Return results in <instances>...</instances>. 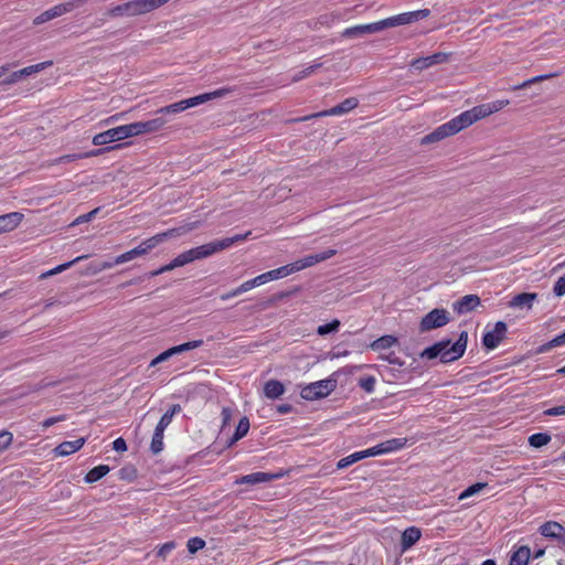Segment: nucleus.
I'll use <instances>...</instances> for the list:
<instances>
[{
	"label": "nucleus",
	"instance_id": "obj_1",
	"mask_svg": "<svg viewBox=\"0 0 565 565\" xmlns=\"http://www.w3.org/2000/svg\"><path fill=\"white\" fill-rule=\"evenodd\" d=\"M250 235V231L245 234H237L232 237H226L217 241L210 242L207 244H203L201 246L191 248L179 254L173 259V265L175 267H181L188 265L194 260L207 258L218 252H222L226 248H230L232 245L238 242L245 241Z\"/></svg>",
	"mask_w": 565,
	"mask_h": 565
},
{
	"label": "nucleus",
	"instance_id": "obj_2",
	"mask_svg": "<svg viewBox=\"0 0 565 565\" xmlns=\"http://www.w3.org/2000/svg\"><path fill=\"white\" fill-rule=\"evenodd\" d=\"M468 342L467 331H462L455 343L450 340L439 341L431 347L426 348L420 358L433 360L439 358L441 363H449L461 358L466 351Z\"/></svg>",
	"mask_w": 565,
	"mask_h": 565
},
{
	"label": "nucleus",
	"instance_id": "obj_3",
	"mask_svg": "<svg viewBox=\"0 0 565 565\" xmlns=\"http://www.w3.org/2000/svg\"><path fill=\"white\" fill-rule=\"evenodd\" d=\"M232 90L230 88H220L211 93H204L188 99L180 100L178 103L161 107L156 110L154 115L163 116L166 118H169L170 115H175L181 111L186 110L188 108L195 107L198 105H201L205 102L215 99V98H222L230 94Z\"/></svg>",
	"mask_w": 565,
	"mask_h": 565
},
{
	"label": "nucleus",
	"instance_id": "obj_4",
	"mask_svg": "<svg viewBox=\"0 0 565 565\" xmlns=\"http://www.w3.org/2000/svg\"><path fill=\"white\" fill-rule=\"evenodd\" d=\"M337 386L335 380L326 379L310 383L301 388L300 396L307 401H315L328 396Z\"/></svg>",
	"mask_w": 565,
	"mask_h": 565
},
{
	"label": "nucleus",
	"instance_id": "obj_5",
	"mask_svg": "<svg viewBox=\"0 0 565 565\" xmlns=\"http://www.w3.org/2000/svg\"><path fill=\"white\" fill-rule=\"evenodd\" d=\"M168 122V118L156 115L152 119L146 121L131 122L128 124L127 127L130 137H137L145 134L157 132L161 130Z\"/></svg>",
	"mask_w": 565,
	"mask_h": 565
},
{
	"label": "nucleus",
	"instance_id": "obj_6",
	"mask_svg": "<svg viewBox=\"0 0 565 565\" xmlns=\"http://www.w3.org/2000/svg\"><path fill=\"white\" fill-rule=\"evenodd\" d=\"M429 14L430 11L428 9H422L417 11L404 12L394 17H390L384 20H381L382 30L411 24L418 20L427 18Z\"/></svg>",
	"mask_w": 565,
	"mask_h": 565
},
{
	"label": "nucleus",
	"instance_id": "obj_7",
	"mask_svg": "<svg viewBox=\"0 0 565 565\" xmlns=\"http://www.w3.org/2000/svg\"><path fill=\"white\" fill-rule=\"evenodd\" d=\"M449 321V312L446 309H433L422 318L419 330L422 332H427L433 329L441 328Z\"/></svg>",
	"mask_w": 565,
	"mask_h": 565
},
{
	"label": "nucleus",
	"instance_id": "obj_8",
	"mask_svg": "<svg viewBox=\"0 0 565 565\" xmlns=\"http://www.w3.org/2000/svg\"><path fill=\"white\" fill-rule=\"evenodd\" d=\"M358 105H359V100L355 97H350V98L344 99L342 103H340L339 105H337L330 109L322 110V111H319L316 114H311V115L305 116L302 118L295 119L294 121H306V120H310L313 118H320V117H326V116H340V115H343V114H347V113L353 110L354 108L358 107Z\"/></svg>",
	"mask_w": 565,
	"mask_h": 565
},
{
	"label": "nucleus",
	"instance_id": "obj_9",
	"mask_svg": "<svg viewBox=\"0 0 565 565\" xmlns=\"http://www.w3.org/2000/svg\"><path fill=\"white\" fill-rule=\"evenodd\" d=\"M127 138H130V134L127 125H122L95 135L92 142L94 146H106Z\"/></svg>",
	"mask_w": 565,
	"mask_h": 565
},
{
	"label": "nucleus",
	"instance_id": "obj_10",
	"mask_svg": "<svg viewBox=\"0 0 565 565\" xmlns=\"http://www.w3.org/2000/svg\"><path fill=\"white\" fill-rule=\"evenodd\" d=\"M480 115L478 113L477 106L472 107L471 109H468L466 111H462L460 115L456 116L451 120H449L447 124L450 127V130L454 135L458 134L462 129L471 126L476 121L480 120Z\"/></svg>",
	"mask_w": 565,
	"mask_h": 565
},
{
	"label": "nucleus",
	"instance_id": "obj_11",
	"mask_svg": "<svg viewBox=\"0 0 565 565\" xmlns=\"http://www.w3.org/2000/svg\"><path fill=\"white\" fill-rule=\"evenodd\" d=\"M75 7H76L75 1H68L65 3L56 4L47 10H45L44 12L40 13L38 17H35L33 20V24H35V25L43 24L47 21H51L55 18H58L65 13L73 11L75 9Z\"/></svg>",
	"mask_w": 565,
	"mask_h": 565
},
{
	"label": "nucleus",
	"instance_id": "obj_12",
	"mask_svg": "<svg viewBox=\"0 0 565 565\" xmlns=\"http://www.w3.org/2000/svg\"><path fill=\"white\" fill-rule=\"evenodd\" d=\"M383 31L381 21H376L369 24H359L354 26H349L344 29L341 33L342 38L345 39H355V38H363L369 34L379 33Z\"/></svg>",
	"mask_w": 565,
	"mask_h": 565
},
{
	"label": "nucleus",
	"instance_id": "obj_13",
	"mask_svg": "<svg viewBox=\"0 0 565 565\" xmlns=\"http://www.w3.org/2000/svg\"><path fill=\"white\" fill-rule=\"evenodd\" d=\"M450 54L438 52L429 56L418 57L412 61L411 67L415 71L422 72L431 66L443 64L449 61Z\"/></svg>",
	"mask_w": 565,
	"mask_h": 565
},
{
	"label": "nucleus",
	"instance_id": "obj_14",
	"mask_svg": "<svg viewBox=\"0 0 565 565\" xmlns=\"http://www.w3.org/2000/svg\"><path fill=\"white\" fill-rule=\"evenodd\" d=\"M539 531L544 537L555 540L565 547V527L558 522L547 521L540 526Z\"/></svg>",
	"mask_w": 565,
	"mask_h": 565
},
{
	"label": "nucleus",
	"instance_id": "obj_15",
	"mask_svg": "<svg viewBox=\"0 0 565 565\" xmlns=\"http://www.w3.org/2000/svg\"><path fill=\"white\" fill-rule=\"evenodd\" d=\"M170 0H131L128 1L130 6V14L131 17L142 15L149 13Z\"/></svg>",
	"mask_w": 565,
	"mask_h": 565
},
{
	"label": "nucleus",
	"instance_id": "obj_16",
	"mask_svg": "<svg viewBox=\"0 0 565 565\" xmlns=\"http://www.w3.org/2000/svg\"><path fill=\"white\" fill-rule=\"evenodd\" d=\"M505 333L507 324L502 321H498L492 330L484 333L482 343L487 349L493 350L504 339Z\"/></svg>",
	"mask_w": 565,
	"mask_h": 565
},
{
	"label": "nucleus",
	"instance_id": "obj_17",
	"mask_svg": "<svg viewBox=\"0 0 565 565\" xmlns=\"http://www.w3.org/2000/svg\"><path fill=\"white\" fill-rule=\"evenodd\" d=\"M337 253L335 249H327L324 252L315 254V255H308L301 259H298L294 262V266L296 268V271H300L302 269L309 268L318 263H321L323 260H327L334 256Z\"/></svg>",
	"mask_w": 565,
	"mask_h": 565
},
{
	"label": "nucleus",
	"instance_id": "obj_18",
	"mask_svg": "<svg viewBox=\"0 0 565 565\" xmlns=\"http://www.w3.org/2000/svg\"><path fill=\"white\" fill-rule=\"evenodd\" d=\"M281 475L268 473V472H253L246 476L241 477L235 481L236 484H257V483H266L270 482L275 479H278Z\"/></svg>",
	"mask_w": 565,
	"mask_h": 565
},
{
	"label": "nucleus",
	"instance_id": "obj_19",
	"mask_svg": "<svg viewBox=\"0 0 565 565\" xmlns=\"http://www.w3.org/2000/svg\"><path fill=\"white\" fill-rule=\"evenodd\" d=\"M24 215L20 212H10L0 215V234L15 230L23 221Z\"/></svg>",
	"mask_w": 565,
	"mask_h": 565
},
{
	"label": "nucleus",
	"instance_id": "obj_20",
	"mask_svg": "<svg viewBox=\"0 0 565 565\" xmlns=\"http://www.w3.org/2000/svg\"><path fill=\"white\" fill-rule=\"evenodd\" d=\"M120 147H121V145H116L114 147L92 150L90 152H87V153L65 154V156H61V157L56 158L54 160V163L61 164V163H67V162L76 161L78 159H83V158H87V157H96V156L103 154L106 151L114 150V149H119Z\"/></svg>",
	"mask_w": 565,
	"mask_h": 565
},
{
	"label": "nucleus",
	"instance_id": "obj_21",
	"mask_svg": "<svg viewBox=\"0 0 565 565\" xmlns=\"http://www.w3.org/2000/svg\"><path fill=\"white\" fill-rule=\"evenodd\" d=\"M480 305V298L477 295H467L454 302V310L459 313H467L472 311Z\"/></svg>",
	"mask_w": 565,
	"mask_h": 565
},
{
	"label": "nucleus",
	"instance_id": "obj_22",
	"mask_svg": "<svg viewBox=\"0 0 565 565\" xmlns=\"http://www.w3.org/2000/svg\"><path fill=\"white\" fill-rule=\"evenodd\" d=\"M454 136V134L450 130V127L448 124H443L439 127H437L434 131L430 134L424 136L420 140V145H428L438 142L447 137Z\"/></svg>",
	"mask_w": 565,
	"mask_h": 565
},
{
	"label": "nucleus",
	"instance_id": "obj_23",
	"mask_svg": "<svg viewBox=\"0 0 565 565\" xmlns=\"http://www.w3.org/2000/svg\"><path fill=\"white\" fill-rule=\"evenodd\" d=\"M422 536V532L416 526H409L402 533L401 548L402 552H406L413 545H415Z\"/></svg>",
	"mask_w": 565,
	"mask_h": 565
},
{
	"label": "nucleus",
	"instance_id": "obj_24",
	"mask_svg": "<svg viewBox=\"0 0 565 565\" xmlns=\"http://www.w3.org/2000/svg\"><path fill=\"white\" fill-rule=\"evenodd\" d=\"M86 439L78 438L73 441H63L54 448L56 456L64 457L78 451L84 445Z\"/></svg>",
	"mask_w": 565,
	"mask_h": 565
},
{
	"label": "nucleus",
	"instance_id": "obj_25",
	"mask_svg": "<svg viewBox=\"0 0 565 565\" xmlns=\"http://www.w3.org/2000/svg\"><path fill=\"white\" fill-rule=\"evenodd\" d=\"M510 104L508 99H498L491 103L481 104L477 106L480 118L483 119L494 113L500 111Z\"/></svg>",
	"mask_w": 565,
	"mask_h": 565
},
{
	"label": "nucleus",
	"instance_id": "obj_26",
	"mask_svg": "<svg viewBox=\"0 0 565 565\" xmlns=\"http://www.w3.org/2000/svg\"><path fill=\"white\" fill-rule=\"evenodd\" d=\"M510 104L508 99H498L491 103L481 104L477 106L480 118L483 119L494 113L500 111Z\"/></svg>",
	"mask_w": 565,
	"mask_h": 565
},
{
	"label": "nucleus",
	"instance_id": "obj_27",
	"mask_svg": "<svg viewBox=\"0 0 565 565\" xmlns=\"http://www.w3.org/2000/svg\"><path fill=\"white\" fill-rule=\"evenodd\" d=\"M198 226H199V222L186 223L182 226H179L175 228H170L166 232L159 233L158 235H159V237H161V243H162L163 241H166L168 238H173V237L184 235V234L193 231Z\"/></svg>",
	"mask_w": 565,
	"mask_h": 565
},
{
	"label": "nucleus",
	"instance_id": "obj_28",
	"mask_svg": "<svg viewBox=\"0 0 565 565\" xmlns=\"http://www.w3.org/2000/svg\"><path fill=\"white\" fill-rule=\"evenodd\" d=\"M285 393V386L280 381L269 380L264 385V395L269 399H276Z\"/></svg>",
	"mask_w": 565,
	"mask_h": 565
},
{
	"label": "nucleus",
	"instance_id": "obj_29",
	"mask_svg": "<svg viewBox=\"0 0 565 565\" xmlns=\"http://www.w3.org/2000/svg\"><path fill=\"white\" fill-rule=\"evenodd\" d=\"M530 557V547L526 545H522L512 553L509 565H527Z\"/></svg>",
	"mask_w": 565,
	"mask_h": 565
},
{
	"label": "nucleus",
	"instance_id": "obj_30",
	"mask_svg": "<svg viewBox=\"0 0 565 565\" xmlns=\"http://www.w3.org/2000/svg\"><path fill=\"white\" fill-rule=\"evenodd\" d=\"M535 298L536 294L522 292L513 297L510 301V306L514 308H531Z\"/></svg>",
	"mask_w": 565,
	"mask_h": 565
},
{
	"label": "nucleus",
	"instance_id": "obj_31",
	"mask_svg": "<svg viewBox=\"0 0 565 565\" xmlns=\"http://www.w3.org/2000/svg\"><path fill=\"white\" fill-rule=\"evenodd\" d=\"M398 342L397 338L391 334L383 335L370 344L373 351H382L390 349Z\"/></svg>",
	"mask_w": 565,
	"mask_h": 565
},
{
	"label": "nucleus",
	"instance_id": "obj_32",
	"mask_svg": "<svg viewBox=\"0 0 565 565\" xmlns=\"http://www.w3.org/2000/svg\"><path fill=\"white\" fill-rule=\"evenodd\" d=\"M88 256L87 255H82V256H78L76 258H74L73 260L71 262H67V263H64V264H61L56 267H54L53 269H50L45 273H42L40 275V279H46L53 275H56V274H60L66 269H68L70 267H72L73 265H75L76 263L83 260V259H86Z\"/></svg>",
	"mask_w": 565,
	"mask_h": 565
},
{
	"label": "nucleus",
	"instance_id": "obj_33",
	"mask_svg": "<svg viewBox=\"0 0 565 565\" xmlns=\"http://www.w3.org/2000/svg\"><path fill=\"white\" fill-rule=\"evenodd\" d=\"M109 467L107 465H99L93 469H90L86 476L85 481L87 483H93L98 480H100L104 476H106L109 472Z\"/></svg>",
	"mask_w": 565,
	"mask_h": 565
},
{
	"label": "nucleus",
	"instance_id": "obj_34",
	"mask_svg": "<svg viewBox=\"0 0 565 565\" xmlns=\"http://www.w3.org/2000/svg\"><path fill=\"white\" fill-rule=\"evenodd\" d=\"M248 430H249L248 418L247 417L241 418V420L238 422V425L236 427V430L231 439L230 445H233L234 443H236L239 439H242L243 437H245L247 435Z\"/></svg>",
	"mask_w": 565,
	"mask_h": 565
},
{
	"label": "nucleus",
	"instance_id": "obj_35",
	"mask_svg": "<svg viewBox=\"0 0 565 565\" xmlns=\"http://www.w3.org/2000/svg\"><path fill=\"white\" fill-rule=\"evenodd\" d=\"M106 14L110 18L131 17L129 2L109 8Z\"/></svg>",
	"mask_w": 565,
	"mask_h": 565
},
{
	"label": "nucleus",
	"instance_id": "obj_36",
	"mask_svg": "<svg viewBox=\"0 0 565 565\" xmlns=\"http://www.w3.org/2000/svg\"><path fill=\"white\" fill-rule=\"evenodd\" d=\"M551 441V436L545 433H536L529 437L530 446L541 448Z\"/></svg>",
	"mask_w": 565,
	"mask_h": 565
},
{
	"label": "nucleus",
	"instance_id": "obj_37",
	"mask_svg": "<svg viewBox=\"0 0 565 565\" xmlns=\"http://www.w3.org/2000/svg\"><path fill=\"white\" fill-rule=\"evenodd\" d=\"M163 434L164 431L157 430V428H154V433L150 444V449L154 455L161 452L163 449Z\"/></svg>",
	"mask_w": 565,
	"mask_h": 565
},
{
	"label": "nucleus",
	"instance_id": "obj_38",
	"mask_svg": "<svg viewBox=\"0 0 565 565\" xmlns=\"http://www.w3.org/2000/svg\"><path fill=\"white\" fill-rule=\"evenodd\" d=\"M53 64L52 61L42 62L39 64L30 65L26 67L21 68L23 72L24 77L38 74L42 71H44L46 67H50Z\"/></svg>",
	"mask_w": 565,
	"mask_h": 565
},
{
	"label": "nucleus",
	"instance_id": "obj_39",
	"mask_svg": "<svg viewBox=\"0 0 565 565\" xmlns=\"http://www.w3.org/2000/svg\"><path fill=\"white\" fill-rule=\"evenodd\" d=\"M554 76H556V74L539 75V76L532 77L530 79H526V81H524L523 83H521L519 85L513 86L512 89L513 90L523 89V88H526V87L531 86L532 84L540 83V82H543L545 79H550V78H552Z\"/></svg>",
	"mask_w": 565,
	"mask_h": 565
},
{
	"label": "nucleus",
	"instance_id": "obj_40",
	"mask_svg": "<svg viewBox=\"0 0 565 565\" xmlns=\"http://www.w3.org/2000/svg\"><path fill=\"white\" fill-rule=\"evenodd\" d=\"M406 441V438H393L384 441L386 454L402 449Z\"/></svg>",
	"mask_w": 565,
	"mask_h": 565
},
{
	"label": "nucleus",
	"instance_id": "obj_41",
	"mask_svg": "<svg viewBox=\"0 0 565 565\" xmlns=\"http://www.w3.org/2000/svg\"><path fill=\"white\" fill-rule=\"evenodd\" d=\"M340 328V321L338 319L332 320L327 324L319 326L317 329V333L319 335H326L332 332H337Z\"/></svg>",
	"mask_w": 565,
	"mask_h": 565
},
{
	"label": "nucleus",
	"instance_id": "obj_42",
	"mask_svg": "<svg viewBox=\"0 0 565 565\" xmlns=\"http://www.w3.org/2000/svg\"><path fill=\"white\" fill-rule=\"evenodd\" d=\"M363 459V456H361L358 451L354 452V454H351L342 459H340L337 463V468L338 469H344L351 465H353L354 462L359 461Z\"/></svg>",
	"mask_w": 565,
	"mask_h": 565
},
{
	"label": "nucleus",
	"instance_id": "obj_43",
	"mask_svg": "<svg viewBox=\"0 0 565 565\" xmlns=\"http://www.w3.org/2000/svg\"><path fill=\"white\" fill-rule=\"evenodd\" d=\"M486 487H487V483H484V482L475 483V484L468 487L465 491H462L460 493L459 500H463L466 498L475 495L478 492H480L482 489H484Z\"/></svg>",
	"mask_w": 565,
	"mask_h": 565
},
{
	"label": "nucleus",
	"instance_id": "obj_44",
	"mask_svg": "<svg viewBox=\"0 0 565 565\" xmlns=\"http://www.w3.org/2000/svg\"><path fill=\"white\" fill-rule=\"evenodd\" d=\"M160 243H161V237H159V235L157 234L152 237L145 239L139 245H140V248L143 249L145 254H148L151 249H153Z\"/></svg>",
	"mask_w": 565,
	"mask_h": 565
},
{
	"label": "nucleus",
	"instance_id": "obj_45",
	"mask_svg": "<svg viewBox=\"0 0 565 565\" xmlns=\"http://www.w3.org/2000/svg\"><path fill=\"white\" fill-rule=\"evenodd\" d=\"M205 546V541L201 537H192L188 541L186 547L191 554L196 553Z\"/></svg>",
	"mask_w": 565,
	"mask_h": 565
},
{
	"label": "nucleus",
	"instance_id": "obj_46",
	"mask_svg": "<svg viewBox=\"0 0 565 565\" xmlns=\"http://www.w3.org/2000/svg\"><path fill=\"white\" fill-rule=\"evenodd\" d=\"M375 383V377L372 375L361 377L359 381L360 387H362L367 393L374 392Z\"/></svg>",
	"mask_w": 565,
	"mask_h": 565
},
{
	"label": "nucleus",
	"instance_id": "obj_47",
	"mask_svg": "<svg viewBox=\"0 0 565 565\" xmlns=\"http://www.w3.org/2000/svg\"><path fill=\"white\" fill-rule=\"evenodd\" d=\"M275 273H276L277 278L280 279V278L287 277L291 274H295L297 271L294 266V263H291V264H287L285 266L276 268Z\"/></svg>",
	"mask_w": 565,
	"mask_h": 565
},
{
	"label": "nucleus",
	"instance_id": "obj_48",
	"mask_svg": "<svg viewBox=\"0 0 565 565\" xmlns=\"http://www.w3.org/2000/svg\"><path fill=\"white\" fill-rule=\"evenodd\" d=\"M12 439L13 436L10 431L3 430L0 433V454L12 444Z\"/></svg>",
	"mask_w": 565,
	"mask_h": 565
},
{
	"label": "nucleus",
	"instance_id": "obj_49",
	"mask_svg": "<svg viewBox=\"0 0 565 565\" xmlns=\"http://www.w3.org/2000/svg\"><path fill=\"white\" fill-rule=\"evenodd\" d=\"M174 548V542H167L158 548L157 556L164 559Z\"/></svg>",
	"mask_w": 565,
	"mask_h": 565
},
{
	"label": "nucleus",
	"instance_id": "obj_50",
	"mask_svg": "<svg viewBox=\"0 0 565 565\" xmlns=\"http://www.w3.org/2000/svg\"><path fill=\"white\" fill-rule=\"evenodd\" d=\"M24 77L22 70L15 71L11 73L6 79H3V85H13L22 81Z\"/></svg>",
	"mask_w": 565,
	"mask_h": 565
},
{
	"label": "nucleus",
	"instance_id": "obj_51",
	"mask_svg": "<svg viewBox=\"0 0 565 565\" xmlns=\"http://www.w3.org/2000/svg\"><path fill=\"white\" fill-rule=\"evenodd\" d=\"M257 286H260L259 281L257 280V276L253 279L244 281L241 286L237 287V291L241 294L246 292Z\"/></svg>",
	"mask_w": 565,
	"mask_h": 565
},
{
	"label": "nucleus",
	"instance_id": "obj_52",
	"mask_svg": "<svg viewBox=\"0 0 565 565\" xmlns=\"http://www.w3.org/2000/svg\"><path fill=\"white\" fill-rule=\"evenodd\" d=\"M202 344H203L202 340H193V341H189V342L179 344L178 348H179V351L181 353H183V352L200 348Z\"/></svg>",
	"mask_w": 565,
	"mask_h": 565
},
{
	"label": "nucleus",
	"instance_id": "obj_53",
	"mask_svg": "<svg viewBox=\"0 0 565 565\" xmlns=\"http://www.w3.org/2000/svg\"><path fill=\"white\" fill-rule=\"evenodd\" d=\"M321 66L320 63H317L315 65H311L305 70H302L301 72H299L295 77H294V82H297V81H300L302 78H306L308 76H310L317 68H319Z\"/></svg>",
	"mask_w": 565,
	"mask_h": 565
},
{
	"label": "nucleus",
	"instance_id": "obj_54",
	"mask_svg": "<svg viewBox=\"0 0 565 565\" xmlns=\"http://www.w3.org/2000/svg\"><path fill=\"white\" fill-rule=\"evenodd\" d=\"M277 279L278 278L276 276L275 269L266 271V273L257 276V280L259 281L260 285H264L271 280H277Z\"/></svg>",
	"mask_w": 565,
	"mask_h": 565
},
{
	"label": "nucleus",
	"instance_id": "obj_55",
	"mask_svg": "<svg viewBox=\"0 0 565 565\" xmlns=\"http://www.w3.org/2000/svg\"><path fill=\"white\" fill-rule=\"evenodd\" d=\"M172 419L173 418L171 417V414L164 413L156 426L157 430L164 431L166 428L171 424Z\"/></svg>",
	"mask_w": 565,
	"mask_h": 565
},
{
	"label": "nucleus",
	"instance_id": "obj_56",
	"mask_svg": "<svg viewBox=\"0 0 565 565\" xmlns=\"http://www.w3.org/2000/svg\"><path fill=\"white\" fill-rule=\"evenodd\" d=\"M554 292L556 296L562 297L565 295V275L559 277L554 285Z\"/></svg>",
	"mask_w": 565,
	"mask_h": 565
},
{
	"label": "nucleus",
	"instance_id": "obj_57",
	"mask_svg": "<svg viewBox=\"0 0 565 565\" xmlns=\"http://www.w3.org/2000/svg\"><path fill=\"white\" fill-rule=\"evenodd\" d=\"M65 419H66V415L50 417V418H46L44 422H42V427L44 429H46V428L53 426L54 424L63 422Z\"/></svg>",
	"mask_w": 565,
	"mask_h": 565
},
{
	"label": "nucleus",
	"instance_id": "obj_58",
	"mask_svg": "<svg viewBox=\"0 0 565 565\" xmlns=\"http://www.w3.org/2000/svg\"><path fill=\"white\" fill-rule=\"evenodd\" d=\"M544 415L546 416H562L565 415V405L551 407L544 411Z\"/></svg>",
	"mask_w": 565,
	"mask_h": 565
},
{
	"label": "nucleus",
	"instance_id": "obj_59",
	"mask_svg": "<svg viewBox=\"0 0 565 565\" xmlns=\"http://www.w3.org/2000/svg\"><path fill=\"white\" fill-rule=\"evenodd\" d=\"M113 449L118 452H124L127 450L126 440L121 437L117 438L113 443Z\"/></svg>",
	"mask_w": 565,
	"mask_h": 565
},
{
	"label": "nucleus",
	"instance_id": "obj_60",
	"mask_svg": "<svg viewBox=\"0 0 565 565\" xmlns=\"http://www.w3.org/2000/svg\"><path fill=\"white\" fill-rule=\"evenodd\" d=\"M98 210L99 209H95V210H93V211H90V212H88L86 214L79 215L75 220L74 224H79V223H84V222L90 221L97 214Z\"/></svg>",
	"mask_w": 565,
	"mask_h": 565
},
{
	"label": "nucleus",
	"instance_id": "obj_61",
	"mask_svg": "<svg viewBox=\"0 0 565 565\" xmlns=\"http://www.w3.org/2000/svg\"><path fill=\"white\" fill-rule=\"evenodd\" d=\"M381 358L383 360L387 361L391 364H395V365H398V366H403L404 365V362L395 353H390V354L383 355Z\"/></svg>",
	"mask_w": 565,
	"mask_h": 565
},
{
	"label": "nucleus",
	"instance_id": "obj_62",
	"mask_svg": "<svg viewBox=\"0 0 565 565\" xmlns=\"http://www.w3.org/2000/svg\"><path fill=\"white\" fill-rule=\"evenodd\" d=\"M170 358H171V356H170L169 352L166 350V351H163L162 353H160L158 356H156V358L151 361L150 365H151V366H154V365H157V364H159V363H161V362L167 361V360H168V359H170Z\"/></svg>",
	"mask_w": 565,
	"mask_h": 565
},
{
	"label": "nucleus",
	"instance_id": "obj_63",
	"mask_svg": "<svg viewBox=\"0 0 565 565\" xmlns=\"http://www.w3.org/2000/svg\"><path fill=\"white\" fill-rule=\"evenodd\" d=\"M338 19V14L332 12V13H329V14H324V15H321L319 18V21L321 24L323 23H328L329 21H334Z\"/></svg>",
	"mask_w": 565,
	"mask_h": 565
},
{
	"label": "nucleus",
	"instance_id": "obj_64",
	"mask_svg": "<svg viewBox=\"0 0 565 565\" xmlns=\"http://www.w3.org/2000/svg\"><path fill=\"white\" fill-rule=\"evenodd\" d=\"M563 344H565V332L552 339V345H554L555 348Z\"/></svg>",
	"mask_w": 565,
	"mask_h": 565
}]
</instances>
